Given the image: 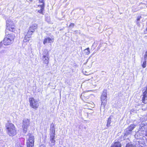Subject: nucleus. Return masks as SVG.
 Listing matches in <instances>:
<instances>
[{
  "label": "nucleus",
  "instance_id": "1",
  "mask_svg": "<svg viewBox=\"0 0 147 147\" xmlns=\"http://www.w3.org/2000/svg\"><path fill=\"white\" fill-rule=\"evenodd\" d=\"M7 133L9 136H13L16 134V129L12 123H9L6 126Z\"/></svg>",
  "mask_w": 147,
  "mask_h": 147
},
{
  "label": "nucleus",
  "instance_id": "2",
  "mask_svg": "<svg viewBox=\"0 0 147 147\" xmlns=\"http://www.w3.org/2000/svg\"><path fill=\"white\" fill-rule=\"evenodd\" d=\"M15 38V35L13 34H6L3 40V43L5 45H8L11 44Z\"/></svg>",
  "mask_w": 147,
  "mask_h": 147
},
{
  "label": "nucleus",
  "instance_id": "3",
  "mask_svg": "<svg viewBox=\"0 0 147 147\" xmlns=\"http://www.w3.org/2000/svg\"><path fill=\"white\" fill-rule=\"evenodd\" d=\"M107 91L106 90H104L101 96V107L104 108L107 102Z\"/></svg>",
  "mask_w": 147,
  "mask_h": 147
},
{
  "label": "nucleus",
  "instance_id": "4",
  "mask_svg": "<svg viewBox=\"0 0 147 147\" xmlns=\"http://www.w3.org/2000/svg\"><path fill=\"white\" fill-rule=\"evenodd\" d=\"M29 101L30 106L34 109H37L39 105L38 101L32 97L29 98Z\"/></svg>",
  "mask_w": 147,
  "mask_h": 147
},
{
  "label": "nucleus",
  "instance_id": "5",
  "mask_svg": "<svg viewBox=\"0 0 147 147\" xmlns=\"http://www.w3.org/2000/svg\"><path fill=\"white\" fill-rule=\"evenodd\" d=\"M6 31L9 30L13 32L15 30V26L13 21L10 19H9L6 21Z\"/></svg>",
  "mask_w": 147,
  "mask_h": 147
},
{
  "label": "nucleus",
  "instance_id": "6",
  "mask_svg": "<svg viewBox=\"0 0 147 147\" xmlns=\"http://www.w3.org/2000/svg\"><path fill=\"white\" fill-rule=\"evenodd\" d=\"M45 53L43 54L42 57L43 63L44 64H45L46 65H47L49 63V55L48 53V52L47 50H46Z\"/></svg>",
  "mask_w": 147,
  "mask_h": 147
},
{
  "label": "nucleus",
  "instance_id": "7",
  "mask_svg": "<svg viewBox=\"0 0 147 147\" xmlns=\"http://www.w3.org/2000/svg\"><path fill=\"white\" fill-rule=\"evenodd\" d=\"M30 121L28 119H25L23 120L22 128L23 132L26 133L28 127L30 125Z\"/></svg>",
  "mask_w": 147,
  "mask_h": 147
},
{
  "label": "nucleus",
  "instance_id": "8",
  "mask_svg": "<svg viewBox=\"0 0 147 147\" xmlns=\"http://www.w3.org/2000/svg\"><path fill=\"white\" fill-rule=\"evenodd\" d=\"M34 137L30 135L27 142V147H33L34 146Z\"/></svg>",
  "mask_w": 147,
  "mask_h": 147
},
{
  "label": "nucleus",
  "instance_id": "9",
  "mask_svg": "<svg viewBox=\"0 0 147 147\" xmlns=\"http://www.w3.org/2000/svg\"><path fill=\"white\" fill-rule=\"evenodd\" d=\"M135 125L134 124H131L128 127L125 131V135L127 136L131 134L132 130L135 127Z\"/></svg>",
  "mask_w": 147,
  "mask_h": 147
},
{
  "label": "nucleus",
  "instance_id": "10",
  "mask_svg": "<svg viewBox=\"0 0 147 147\" xmlns=\"http://www.w3.org/2000/svg\"><path fill=\"white\" fill-rule=\"evenodd\" d=\"M32 31H30L28 30V32L26 34L23 40L24 42H28L30 40V38L31 37V35L33 34Z\"/></svg>",
  "mask_w": 147,
  "mask_h": 147
},
{
  "label": "nucleus",
  "instance_id": "11",
  "mask_svg": "<svg viewBox=\"0 0 147 147\" xmlns=\"http://www.w3.org/2000/svg\"><path fill=\"white\" fill-rule=\"evenodd\" d=\"M54 41V39L53 38H50L49 37H47L45 38L43 41V44L45 45L47 43H51L53 42Z\"/></svg>",
  "mask_w": 147,
  "mask_h": 147
},
{
  "label": "nucleus",
  "instance_id": "12",
  "mask_svg": "<svg viewBox=\"0 0 147 147\" xmlns=\"http://www.w3.org/2000/svg\"><path fill=\"white\" fill-rule=\"evenodd\" d=\"M37 28V25L36 24H34L30 27L28 30L32 31V32L33 33Z\"/></svg>",
  "mask_w": 147,
  "mask_h": 147
},
{
  "label": "nucleus",
  "instance_id": "13",
  "mask_svg": "<svg viewBox=\"0 0 147 147\" xmlns=\"http://www.w3.org/2000/svg\"><path fill=\"white\" fill-rule=\"evenodd\" d=\"M50 138H55V130L53 127L51 130L50 134Z\"/></svg>",
  "mask_w": 147,
  "mask_h": 147
},
{
  "label": "nucleus",
  "instance_id": "14",
  "mask_svg": "<svg viewBox=\"0 0 147 147\" xmlns=\"http://www.w3.org/2000/svg\"><path fill=\"white\" fill-rule=\"evenodd\" d=\"M111 147H121V145L120 142H116L112 145Z\"/></svg>",
  "mask_w": 147,
  "mask_h": 147
},
{
  "label": "nucleus",
  "instance_id": "15",
  "mask_svg": "<svg viewBox=\"0 0 147 147\" xmlns=\"http://www.w3.org/2000/svg\"><path fill=\"white\" fill-rule=\"evenodd\" d=\"M88 96H87L86 93H83L82 94L81 98L83 100L85 99H88Z\"/></svg>",
  "mask_w": 147,
  "mask_h": 147
},
{
  "label": "nucleus",
  "instance_id": "16",
  "mask_svg": "<svg viewBox=\"0 0 147 147\" xmlns=\"http://www.w3.org/2000/svg\"><path fill=\"white\" fill-rule=\"evenodd\" d=\"M55 138H50V145L51 146H54L55 144Z\"/></svg>",
  "mask_w": 147,
  "mask_h": 147
},
{
  "label": "nucleus",
  "instance_id": "17",
  "mask_svg": "<svg viewBox=\"0 0 147 147\" xmlns=\"http://www.w3.org/2000/svg\"><path fill=\"white\" fill-rule=\"evenodd\" d=\"M125 147H139L138 145L136 146L132 144L128 143L126 144Z\"/></svg>",
  "mask_w": 147,
  "mask_h": 147
},
{
  "label": "nucleus",
  "instance_id": "18",
  "mask_svg": "<svg viewBox=\"0 0 147 147\" xmlns=\"http://www.w3.org/2000/svg\"><path fill=\"white\" fill-rule=\"evenodd\" d=\"M39 3H42V4L38 5V7H39V6H43V7L45 6V4L44 0H39Z\"/></svg>",
  "mask_w": 147,
  "mask_h": 147
},
{
  "label": "nucleus",
  "instance_id": "19",
  "mask_svg": "<svg viewBox=\"0 0 147 147\" xmlns=\"http://www.w3.org/2000/svg\"><path fill=\"white\" fill-rule=\"evenodd\" d=\"M39 7H40V9L38 10V12L42 14L43 13V11L44 10V7H43L42 6H39Z\"/></svg>",
  "mask_w": 147,
  "mask_h": 147
},
{
  "label": "nucleus",
  "instance_id": "20",
  "mask_svg": "<svg viewBox=\"0 0 147 147\" xmlns=\"http://www.w3.org/2000/svg\"><path fill=\"white\" fill-rule=\"evenodd\" d=\"M84 51L86 54L88 55L90 53V49L89 48H88L87 49L84 50Z\"/></svg>",
  "mask_w": 147,
  "mask_h": 147
},
{
  "label": "nucleus",
  "instance_id": "21",
  "mask_svg": "<svg viewBox=\"0 0 147 147\" xmlns=\"http://www.w3.org/2000/svg\"><path fill=\"white\" fill-rule=\"evenodd\" d=\"M146 60H144V62H143V63H142V66L143 67V68H144L146 67Z\"/></svg>",
  "mask_w": 147,
  "mask_h": 147
},
{
  "label": "nucleus",
  "instance_id": "22",
  "mask_svg": "<svg viewBox=\"0 0 147 147\" xmlns=\"http://www.w3.org/2000/svg\"><path fill=\"white\" fill-rule=\"evenodd\" d=\"M83 74L86 75H90V73L89 72H87L86 70H83Z\"/></svg>",
  "mask_w": 147,
  "mask_h": 147
},
{
  "label": "nucleus",
  "instance_id": "23",
  "mask_svg": "<svg viewBox=\"0 0 147 147\" xmlns=\"http://www.w3.org/2000/svg\"><path fill=\"white\" fill-rule=\"evenodd\" d=\"M142 100L143 103H146L147 102V97H142Z\"/></svg>",
  "mask_w": 147,
  "mask_h": 147
},
{
  "label": "nucleus",
  "instance_id": "24",
  "mask_svg": "<svg viewBox=\"0 0 147 147\" xmlns=\"http://www.w3.org/2000/svg\"><path fill=\"white\" fill-rule=\"evenodd\" d=\"M111 118H110V117L108 120L107 123V126L108 127L110 125V124L111 123Z\"/></svg>",
  "mask_w": 147,
  "mask_h": 147
},
{
  "label": "nucleus",
  "instance_id": "25",
  "mask_svg": "<svg viewBox=\"0 0 147 147\" xmlns=\"http://www.w3.org/2000/svg\"><path fill=\"white\" fill-rule=\"evenodd\" d=\"M147 58V51L145 52V54L144 55V59L145 60H146Z\"/></svg>",
  "mask_w": 147,
  "mask_h": 147
},
{
  "label": "nucleus",
  "instance_id": "26",
  "mask_svg": "<svg viewBox=\"0 0 147 147\" xmlns=\"http://www.w3.org/2000/svg\"><path fill=\"white\" fill-rule=\"evenodd\" d=\"M143 97H147V92L145 91L143 93Z\"/></svg>",
  "mask_w": 147,
  "mask_h": 147
},
{
  "label": "nucleus",
  "instance_id": "27",
  "mask_svg": "<svg viewBox=\"0 0 147 147\" xmlns=\"http://www.w3.org/2000/svg\"><path fill=\"white\" fill-rule=\"evenodd\" d=\"M141 18V16H139L137 17V24H138L139 23V22H138V21L140 20V19Z\"/></svg>",
  "mask_w": 147,
  "mask_h": 147
},
{
  "label": "nucleus",
  "instance_id": "28",
  "mask_svg": "<svg viewBox=\"0 0 147 147\" xmlns=\"http://www.w3.org/2000/svg\"><path fill=\"white\" fill-rule=\"evenodd\" d=\"M74 24H73V23H71L70 25L69 26L70 27L72 26V27H74Z\"/></svg>",
  "mask_w": 147,
  "mask_h": 147
},
{
  "label": "nucleus",
  "instance_id": "29",
  "mask_svg": "<svg viewBox=\"0 0 147 147\" xmlns=\"http://www.w3.org/2000/svg\"><path fill=\"white\" fill-rule=\"evenodd\" d=\"M40 147H46L44 145H41V146H40Z\"/></svg>",
  "mask_w": 147,
  "mask_h": 147
},
{
  "label": "nucleus",
  "instance_id": "30",
  "mask_svg": "<svg viewBox=\"0 0 147 147\" xmlns=\"http://www.w3.org/2000/svg\"><path fill=\"white\" fill-rule=\"evenodd\" d=\"M2 45V43L1 42H0V47H1Z\"/></svg>",
  "mask_w": 147,
  "mask_h": 147
},
{
  "label": "nucleus",
  "instance_id": "31",
  "mask_svg": "<svg viewBox=\"0 0 147 147\" xmlns=\"http://www.w3.org/2000/svg\"><path fill=\"white\" fill-rule=\"evenodd\" d=\"M146 31H147V28H146Z\"/></svg>",
  "mask_w": 147,
  "mask_h": 147
},
{
  "label": "nucleus",
  "instance_id": "32",
  "mask_svg": "<svg viewBox=\"0 0 147 147\" xmlns=\"http://www.w3.org/2000/svg\"><path fill=\"white\" fill-rule=\"evenodd\" d=\"M20 147H22V146H20Z\"/></svg>",
  "mask_w": 147,
  "mask_h": 147
}]
</instances>
